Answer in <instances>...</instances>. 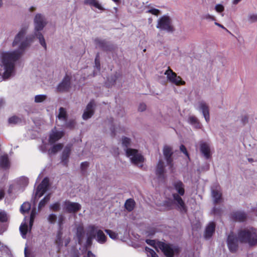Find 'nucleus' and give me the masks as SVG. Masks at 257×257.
<instances>
[{
    "instance_id": "1",
    "label": "nucleus",
    "mask_w": 257,
    "mask_h": 257,
    "mask_svg": "<svg viewBox=\"0 0 257 257\" xmlns=\"http://www.w3.org/2000/svg\"><path fill=\"white\" fill-rule=\"evenodd\" d=\"M237 238L242 243L254 246L257 244V229L253 227L242 229L238 232Z\"/></svg>"
},
{
    "instance_id": "2",
    "label": "nucleus",
    "mask_w": 257,
    "mask_h": 257,
    "mask_svg": "<svg viewBox=\"0 0 257 257\" xmlns=\"http://www.w3.org/2000/svg\"><path fill=\"white\" fill-rule=\"evenodd\" d=\"M173 186L176 191L178 193V194L175 193L173 195L174 203L177 205L180 211L186 212L187 211L186 206L180 196L184 194V185L181 181H176L174 182Z\"/></svg>"
},
{
    "instance_id": "3",
    "label": "nucleus",
    "mask_w": 257,
    "mask_h": 257,
    "mask_svg": "<svg viewBox=\"0 0 257 257\" xmlns=\"http://www.w3.org/2000/svg\"><path fill=\"white\" fill-rule=\"evenodd\" d=\"M146 242L154 246L157 250L158 248L161 249L167 257H173L175 254L178 253L179 251V248L177 247L167 244L162 242H156L154 240L147 239L146 240Z\"/></svg>"
},
{
    "instance_id": "4",
    "label": "nucleus",
    "mask_w": 257,
    "mask_h": 257,
    "mask_svg": "<svg viewBox=\"0 0 257 257\" xmlns=\"http://www.w3.org/2000/svg\"><path fill=\"white\" fill-rule=\"evenodd\" d=\"M34 23L35 30V35L39 40L40 44L46 50L47 46L44 36L41 32H39L42 30L46 25V22L44 17L41 14H37L34 19Z\"/></svg>"
},
{
    "instance_id": "5",
    "label": "nucleus",
    "mask_w": 257,
    "mask_h": 257,
    "mask_svg": "<svg viewBox=\"0 0 257 257\" xmlns=\"http://www.w3.org/2000/svg\"><path fill=\"white\" fill-rule=\"evenodd\" d=\"M125 153L126 156L130 159L133 164L140 168L143 167V163L145 159L138 150L132 148H127L125 150Z\"/></svg>"
},
{
    "instance_id": "6",
    "label": "nucleus",
    "mask_w": 257,
    "mask_h": 257,
    "mask_svg": "<svg viewBox=\"0 0 257 257\" xmlns=\"http://www.w3.org/2000/svg\"><path fill=\"white\" fill-rule=\"evenodd\" d=\"M21 53L19 51L4 52L1 54L3 64H14L21 57Z\"/></svg>"
},
{
    "instance_id": "7",
    "label": "nucleus",
    "mask_w": 257,
    "mask_h": 257,
    "mask_svg": "<svg viewBox=\"0 0 257 257\" xmlns=\"http://www.w3.org/2000/svg\"><path fill=\"white\" fill-rule=\"evenodd\" d=\"M165 75H166L167 81L177 86L184 85L185 83L179 76H178L169 68L165 71Z\"/></svg>"
},
{
    "instance_id": "8",
    "label": "nucleus",
    "mask_w": 257,
    "mask_h": 257,
    "mask_svg": "<svg viewBox=\"0 0 257 257\" xmlns=\"http://www.w3.org/2000/svg\"><path fill=\"white\" fill-rule=\"evenodd\" d=\"M71 76L66 74L65 76L58 85L56 89L59 92H67L71 87Z\"/></svg>"
},
{
    "instance_id": "9",
    "label": "nucleus",
    "mask_w": 257,
    "mask_h": 257,
    "mask_svg": "<svg viewBox=\"0 0 257 257\" xmlns=\"http://www.w3.org/2000/svg\"><path fill=\"white\" fill-rule=\"evenodd\" d=\"M64 210L69 213H75L79 211L81 208V205L77 202H72L69 200H66L64 202Z\"/></svg>"
},
{
    "instance_id": "10",
    "label": "nucleus",
    "mask_w": 257,
    "mask_h": 257,
    "mask_svg": "<svg viewBox=\"0 0 257 257\" xmlns=\"http://www.w3.org/2000/svg\"><path fill=\"white\" fill-rule=\"evenodd\" d=\"M9 216L3 210H0V235H2L8 228Z\"/></svg>"
},
{
    "instance_id": "11",
    "label": "nucleus",
    "mask_w": 257,
    "mask_h": 257,
    "mask_svg": "<svg viewBox=\"0 0 257 257\" xmlns=\"http://www.w3.org/2000/svg\"><path fill=\"white\" fill-rule=\"evenodd\" d=\"M157 27L169 32L173 31V27L171 25L170 19L168 17L164 16L159 21Z\"/></svg>"
},
{
    "instance_id": "12",
    "label": "nucleus",
    "mask_w": 257,
    "mask_h": 257,
    "mask_svg": "<svg viewBox=\"0 0 257 257\" xmlns=\"http://www.w3.org/2000/svg\"><path fill=\"white\" fill-rule=\"evenodd\" d=\"M49 186V179L48 177L44 178L41 183L38 186L35 196L39 198L41 197L47 191Z\"/></svg>"
},
{
    "instance_id": "13",
    "label": "nucleus",
    "mask_w": 257,
    "mask_h": 257,
    "mask_svg": "<svg viewBox=\"0 0 257 257\" xmlns=\"http://www.w3.org/2000/svg\"><path fill=\"white\" fill-rule=\"evenodd\" d=\"M95 101L94 100H91L87 104L85 109L82 114V118L84 120H87L91 118L94 113V107Z\"/></svg>"
},
{
    "instance_id": "14",
    "label": "nucleus",
    "mask_w": 257,
    "mask_h": 257,
    "mask_svg": "<svg viewBox=\"0 0 257 257\" xmlns=\"http://www.w3.org/2000/svg\"><path fill=\"white\" fill-rule=\"evenodd\" d=\"M211 196L214 203H219L222 200V193L218 185L211 188Z\"/></svg>"
},
{
    "instance_id": "15",
    "label": "nucleus",
    "mask_w": 257,
    "mask_h": 257,
    "mask_svg": "<svg viewBox=\"0 0 257 257\" xmlns=\"http://www.w3.org/2000/svg\"><path fill=\"white\" fill-rule=\"evenodd\" d=\"M200 150L202 154L206 159H208L211 156V149L209 144L201 141L199 143Z\"/></svg>"
},
{
    "instance_id": "16",
    "label": "nucleus",
    "mask_w": 257,
    "mask_h": 257,
    "mask_svg": "<svg viewBox=\"0 0 257 257\" xmlns=\"http://www.w3.org/2000/svg\"><path fill=\"white\" fill-rule=\"evenodd\" d=\"M54 129L52 130L51 133L49 135V142L50 144H53L56 142L61 139L64 135V132L63 131H55Z\"/></svg>"
},
{
    "instance_id": "17",
    "label": "nucleus",
    "mask_w": 257,
    "mask_h": 257,
    "mask_svg": "<svg viewBox=\"0 0 257 257\" xmlns=\"http://www.w3.org/2000/svg\"><path fill=\"white\" fill-rule=\"evenodd\" d=\"M237 239L233 234H230L227 238V245L231 252L235 251L237 248Z\"/></svg>"
},
{
    "instance_id": "18",
    "label": "nucleus",
    "mask_w": 257,
    "mask_h": 257,
    "mask_svg": "<svg viewBox=\"0 0 257 257\" xmlns=\"http://www.w3.org/2000/svg\"><path fill=\"white\" fill-rule=\"evenodd\" d=\"M71 151V146L70 145L66 146L63 151L61 156V163L64 166H67L68 164V159L70 155Z\"/></svg>"
},
{
    "instance_id": "19",
    "label": "nucleus",
    "mask_w": 257,
    "mask_h": 257,
    "mask_svg": "<svg viewBox=\"0 0 257 257\" xmlns=\"http://www.w3.org/2000/svg\"><path fill=\"white\" fill-rule=\"evenodd\" d=\"M173 150L171 147L165 146L163 148V155L166 160L167 164L171 167L172 166V158Z\"/></svg>"
},
{
    "instance_id": "20",
    "label": "nucleus",
    "mask_w": 257,
    "mask_h": 257,
    "mask_svg": "<svg viewBox=\"0 0 257 257\" xmlns=\"http://www.w3.org/2000/svg\"><path fill=\"white\" fill-rule=\"evenodd\" d=\"M198 110L202 112L206 121L208 122L210 120L208 106L205 103L201 102L199 103Z\"/></svg>"
},
{
    "instance_id": "21",
    "label": "nucleus",
    "mask_w": 257,
    "mask_h": 257,
    "mask_svg": "<svg viewBox=\"0 0 257 257\" xmlns=\"http://www.w3.org/2000/svg\"><path fill=\"white\" fill-rule=\"evenodd\" d=\"M94 43L96 48H99L106 51L109 50V45L105 40L96 38L94 40Z\"/></svg>"
},
{
    "instance_id": "22",
    "label": "nucleus",
    "mask_w": 257,
    "mask_h": 257,
    "mask_svg": "<svg viewBox=\"0 0 257 257\" xmlns=\"http://www.w3.org/2000/svg\"><path fill=\"white\" fill-rule=\"evenodd\" d=\"M5 72L2 76V80L8 79L14 73L15 65H4Z\"/></svg>"
},
{
    "instance_id": "23",
    "label": "nucleus",
    "mask_w": 257,
    "mask_h": 257,
    "mask_svg": "<svg viewBox=\"0 0 257 257\" xmlns=\"http://www.w3.org/2000/svg\"><path fill=\"white\" fill-rule=\"evenodd\" d=\"M215 225L213 222H210L207 226L205 233H204V237L206 239L210 238L215 231Z\"/></svg>"
},
{
    "instance_id": "24",
    "label": "nucleus",
    "mask_w": 257,
    "mask_h": 257,
    "mask_svg": "<svg viewBox=\"0 0 257 257\" xmlns=\"http://www.w3.org/2000/svg\"><path fill=\"white\" fill-rule=\"evenodd\" d=\"M232 218L235 221H243L246 217V214L242 211H236L232 212Z\"/></svg>"
},
{
    "instance_id": "25",
    "label": "nucleus",
    "mask_w": 257,
    "mask_h": 257,
    "mask_svg": "<svg viewBox=\"0 0 257 257\" xmlns=\"http://www.w3.org/2000/svg\"><path fill=\"white\" fill-rule=\"evenodd\" d=\"M33 37H27L26 40L22 42V43L20 44L19 47V50L17 51H19V52L21 53L22 54L25 49L30 45L31 42H32L33 40Z\"/></svg>"
},
{
    "instance_id": "26",
    "label": "nucleus",
    "mask_w": 257,
    "mask_h": 257,
    "mask_svg": "<svg viewBox=\"0 0 257 257\" xmlns=\"http://www.w3.org/2000/svg\"><path fill=\"white\" fill-rule=\"evenodd\" d=\"M26 33V28H23L21 31L19 32V33L16 35L15 38V39L13 42V45L14 46L18 45L22 39L24 37L25 34Z\"/></svg>"
},
{
    "instance_id": "27",
    "label": "nucleus",
    "mask_w": 257,
    "mask_h": 257,
    "mask_svg": "<svg viewBox=\"0 0 257 257\" xmlns=\"http://www.w3.org/2000/svg\"><path fill=\"white\" fill-rule=\"evenodd\" d=\"M84 4L93 7L100 10H102L103 8L97 0H84Z\"/></svg>"
},
{
    "instance_id": "28",
    "label": "nucleus",
    "mask_w": 257,
    "mask_h": 257,
    "mask_svg": "<svg viewBox=\"0 0 257 257\" xmlns=\"http://www.w3.org/2000/svg\"><path fill=\"white\" fill-rule=\"evenodd\" d=\"M0 166L5 169L9 168L10 162L7 155H4L0 157Z\"/></svg>"
},
{
    "instance_id": "29",
    "label": "nucleus",
    "mask_w": 257,
    "mask_h": 257,
    "mask_svg": "<svg viewBox=\"0 0 257 257\" xmlns=\"http://www.w3.org/2000/svg\"><path fill=\"white\" fill-rule=\"evenodd\" d=\"M188 122L196 128H200L201 127V124L198 119L194 116H189L188 120Z\"/></svg>"
},
{
    "instance_id": "30",
    "label": "nucleus",
    "mask_w": 257,
    "mask_h": 257,
    "mask_svg": "<svg viewBox=\"0 0 257 257\" xmlns=\"http://www.w3.org/2000/svg\"><path fill=\"white\" fill-rule=\"evenodd\" d=\"M76 236L79 244L81 245L82 243L83 239L84 236V231L82 227H78L77 228Z\"/></svg>"
},
{
    "instance_id": "31",
    "label": "nucleus",
    "mask_w": 257,
    "mask_h": 257,
    "mask_svg": "<svg viewBox=\"0 0 257 257\" xmlns=\"http://www.w3.org/2000/svg\"><path fill=\"white\" fill-rule=\"evenodd\" d=\"M97 231V227L94 225H90L87 227V235L95 238Z\"/></svg>"
},
{
    "instance_id": "32",
    "label": "nucleus",
    "mask_w": 257,
    "mask_h": 257,
    "mask_svg": "<svg viewBox=\"0 0 257 257\" xmlns=\"http://www.w3.org/2000/svg\"><path fill=\"white\" fill-rule=\"evenodd\" d=\"M165 172L164 164L162 160H160L157 164L156 169V174L159 177H163Z\"/></svg>"
},
{
    "instance_id": "33",
    "label": "nucleus",
    "mask_w": 257,
    "mask_h": 257,
    "mask_svg": "<svg viewBox=\"0 0 257 257\" xmlns=\"http://www.w3.org/2000/svg\"><path fill=\"white\" fill-rule=\"evenodd\" d=\"M95 238L96 240L100 243H104L106 239V236L103 232L100 229L98 230L97 231Z\"/></svg>"
},
{
    "instance_id": "34",
    "label": "nucleus",
    "mask_w": 257,
    "mask_h": 257,
    "mask_svg": "<svg viewBox=\"0 0 257 257\" xmlns=\"http://www.w3.org/2000/svg\"><path fill=\"white\" fill-rule=\"evenodd\" d=\"M135 206V202L132 199H127L124 204L125 208L128 211H132L134 209Z\"/></svg>"
},
{
    "instance_id": "35",
    "label": "nucleus",
    "mask_w": 257,
    "mask_h": 257,
    "mask_svg": "<svg viewBox=\"0 0 257 257\" xmlns=\"http://www.w3.org/2000/svg\"><path fill=\"white\" fill-rule=\"evenodd\" d=\"M63 148V145L61 143H58L53 145V146L49 150L50 154H55L58 151H60Z\"/></svg>"
},
{
    "instance_id": "36",
    "label": "nucleus",
    "mask_w": 257,
    "mask_h": 257,
    "mask_svg": "<svg viewBox=\"0 0 257 257\" xmlns=\"http://www.w3.org/2000/svg\"><path fill=\"white\" fill-rule=\"evenodd\" d=\"M50 199V195L48 194L46 195L44 198L40 201L38 205V209L41 210L43 207H44Z\"/></svg>"
},
{
    "instance_id": "37",
    "label": "nucleus",
    "mask_w": 257,
    "mask_h": 257,
    "mask_svg": "<svg viewBox=\"0 0 257 257\" xmlns=\"http://www.w3.org/2000/svg\"><path fill=\"white\" fill-rule=\"evenodd\" d=\"M20 231L23 238H26V234L28 233V225L27 223H22L20 226Z\"/></svg>"
},
{
    "instance_id": "38",
    "label": "nucleus",
    "mask_w": 257,
    "mask_h": 257,
    "mask_svg": "<svg viewBox=\"0 0 257 257\" xmlns=\"http://www.w3.org/2000/svg\"><path fill=\"white\" fill-rule=\"evenodd\" d=\"M31 209V204L29 202H24L21 206V212L24 214L29 211Z\"/></svg>"
},
{
    "instance_id": "39",
    "label": "nucleus",
    "mask_w": 257,
    "mask_h": 257,
    "mask_svg": "<svg viewBox=\"0 0 257 257\" xmlns=\"http://www.w3.org/2000/svg\"><path fill=\"white\" fill-rule=\"evenodd\" d=\"M62 229H59L57 234L56 239L55 243L58 245H60L62 244Z\"/></svg>"
},
{
    "instance_id": "40",
    "label": "nucleus",
    "mask_w": 257,
    "mask_h": 257,
    "mask_svg": "<svg viewBox=\"0 0 257 257\" xmlns=\"http://www.w3.org/2000/svg\"><path fill=\"white\" fill-rule=\"evenodd\" d=\"M47 98V95L44 94L41 95H37L35 97V102L36 103H40L44 100H45Z\"/></svg>"
},
{
    "instance_id": "41",
    "label": "nucleus",
    "mask_w": 257,
    "mask_h": 257,
    "mask_svg": "<svg viewBox=\"0 0 257 257\" xmlns=\"http://www.w3.org/2000/svg\"><path fill=\"white\" fill-rule=\"evenodd\" d=\"M21 122V119L18 116H13L9 119L10 123L17 124Z\"/></svg>"
},
{
    "instance_id": "42",
    "label": "nucleus",
    "mask_w": 257,
    "mask_h": 257,
    "mask_svg": "<svg viewBox=\"0 0 257 257\" xmlns=\"http://www.w3.org/2000/svg\"><path fill=\"white\" fill-rule=\"evenodd\" d=\"M59 118H63L66 119L67 118V114L65 108L60 107L59 109V113L58 116Z\"/></svg>"
},
{
    "instance_id": "43",
    "label": "nucleus",
    "mask_w": 257,
    "mask_h": 257,
    "mask_svg": "<svg viewBox=\"0 0 257 257\" xmlns=\"http://www.w3.org/2000/svg\"><path fill=\"white\" fill-rule=\"evenodd\" d=\"M146 251L148 257H158L155 251L149 247H146Z\"/></svg>"
},
{
    "instance_id": "44",
    "label": "nucleus",
    "mask_w": 257,
    "mask_h": 257,
    "mask_svg": "<svg viewBox=\"0 0 257 257\" xmlns=\"http://www.w3.org/2000/svg\"><path fill=\"white\" fill-rule=\"evenodd\" d=\"M50 208L53 211H58L60 209V203L59 202H55L50 205Z\"/></svg>"
},
{
    "instance_id": "45",
    "label": "nucleus",
    "mask_w": 257,
    "mask_h": 257,
    "mask_svg": "<svg viewBox=\"0 0 257 257\" xmlns=\"http://www.w3.org/2000/svg\"><path fill=\"white\" fill-rule=\"evenodd\" d=\"M121 141L122 145L125 147H128L131 145V140L127 137H123Z\"/></svg>"
},
{
    "instance_id": "46",
    "label": "nucleus",
    "mask_w": 257,
    "mask_h": 257,
    "mask_svg": "<svg viewBox=\"0 0 257 257\" xmlns=\"http://www.w3.org/2000/svg\"><path fill=\"white\" fill-rule=\"evenodd\" d=\"M89 166V163L87 162H84L81 164V170L83 174H84L87 168Z\"/></svg>"
},
{
    "instance_id": "47",
    "label": "nucleus",
    "mask_w": 257,
    "mask_h": 257,
    "mask_svg": "<svg viewBox=\"0 0 257 257\" xmlns=\"http://www.w3.org/2000/svg\"><path fill=\"white\" fill-rule=\"evenodd\" d=\"M116 113L118 116L121 117L125 114L124 109L122 107H119L116 109Z\"/></svg>"
},
{
    "instance_id": "48",
    "label": "nucleus",
    "mask_w": 257,
    "mask_h": 257,
    "mask_svg": "<svg viewBox=\"0 0 257 257\" xmlns=\"http://www.w3.org/2000/svg\"><path fill=\"white\" fill-rule=\"evenodd\" d=\"M57 219V216L54 214H51L48 217L49 222L51 223H54Z\"/></svg>"
},
{
    "instance_id": "49",
    "label": "nucleus",
    "mask_w": 257,
    "mask_h": 257,
    "mask_svg": "<svg viewBox=\"0 0 257 257\" xmlns=\"http://www.w3.org/2000/svg\"><path fill=\"white\" fill-rule=\"evenodd\" d=\"M64 221V217L62 215H60L59 217V219H58L59 229H63L62 225L63 224Z\"/></svg>"
},
{
    "instance_id": "50",
    "label": "nucleus",
    "mask_w": 257,
    "mask_h": 257,
    "mask_svg": "<svg viewBox=\"0 0 257 257\" xmlns=\"http://www.w3.org/2000/svg\"><path fill=\"white\" fill-rule=\"evenodd\" d=\"M248 21L251 23L257 22V14H250L248 16Z\"/></svg>"
},
{
    "instance_id": "51",
    "label": "nucleus",
    "mask_w": 257,
    "mask_h": 257,
    "mask_svg": "<svg viewBox=\"0 0 257 257\" xmlns=\"http://www.w3.org/2000/svg\"><path fill=\"white\" fill-rule=\"evenodd\" d=\"M148 13L155 16H158L160 14V11L158 9L152 8L149 10Z\"/></svg>"
},
{
    "instance_id": "52",
    "label": "nucleus",
    "mask_w": 257,
    "mask_h": 257,
    "mask_svg": "<svg viewBox=\"0 0 257 257\" xmlns=\"http://www.w3.org/2000/svg\"><path fill=\"white\" fill-rule=\"evenodd\" d=\"M75 125V121L74 120H70L66 124V126L70 129H73Z\"/></svg>"
},
{
    "instance_id": "53",
    "label": "nucleus",
    "mask_w": 257,
    "mask_h": 257,
    "mask_svg": "<svg viewBox=\"0 0 257 257\" xmlns=\"http://www.w3.org/2000/svg\"><path fill=\"white\" fill-rule=\"evenodd\" d=\"M146 105L144 103H141L138 106V111L140 112L144 111L146 109Z\"/></svg>"
},
{
    "instance_id": "54",
    "label": "nucleus",
    "mask_w": 257,
    "mask_h": 257,
    "mask_svg": "<svg viewBox=\"0 0 257 257\" xmlns=\"http://www.w3.org/2000/svg\"><path fill=\"white\" fill-rule=\"evenodd\" d=\"M94 238V237L87 236L86 242V246H91L92 244V240Z\"/></svg>"
},
{
    "instance_id": "55",
    "label": "nucleus",
    "mask_w": 257,
    "mask_h": 257,
    "mask_svg": "<svg viewBox=\"0 0 257 257\" xmlns=\"http://www.w3.org/2000/svg\"><path fill=\"white\" fill-rule=\"evenodd\" d=\"M215 10L219 13L222 12L224 11V7L222 5L218 4L215 6Z\"/></svg>"
},
{
    "instance_id": "56",
    "label": "nucleus",
    "mask_w": 257,
    "mask_h": 257,
    "mask_svg": "<svg viewBox=\"0 0 257 257\" xmlns=\"http://www.w3.org/2000/svg\"><path fill=\"white\" fill-rule=\"evenodd\" d=\"M180 151L183 152L188 158H189V154L187 151L186 147L184 145H181L180 147Z\"/></svg>"
},
{
    "instance_id": "57",
    "label": "nucleus",
    "mask_w": 257,
    "mask_h": 257,
    "mask_svg": "<svg viewBox=\"0 0 257 257\" xmlns=\"http://www.w3.org/2000/svg\"><path fill=\"white\" fill-rule=\"evenodd\" d=\"M36 212L35 209H33L31 212L30 218L32 220H34L36 216Z\"/></svg>"
},
{
    "instance_id": "58",
    "label": "nucleus",
    "mask_w": 257,
    "mask_h": 257,
    "mask_svg": "<svg viewBox=\"0 0 257 257\" xmlns=\"http://www.w3.org/2000/svg\"><path fill=\"white\" fill-rule=\"evenodd\" d=\"M5 193L4 190L0 189V200H2L5 197Z\"/></svg>"
},
{
    "instance_id": "59",
    "label": "nucleus",
    "mask_w": 257,
    "mask_h": 257,
    "mask_svg": "<svg viewBox=\"0 0 257 257\" xmlns=\"http://www.w3.org/2000/svg\"><path fill=\"white\" fill-rule=\"evenodd\" d=\"M95 64H100L99 53H97L95 59Z\"/></svg>"
},
{
    "instance_id": "60",
    "label": "nucleus",
    "mask_w": 257,
    "mask_h": 257,
    "mask_svg": "<svg viewBox=\"0 0 257 257\" xmlns=\"http://www.w3.org/2000/svg\"><path fill=\"white\" fill-rule=\"evenodd\" d=\"M86 257H95V256L90 250H89L87 252Z\"/></svg>"
},
{
    "instance_id": "61",
    "label": "nucleus",
    "mask_w": 257,
    "mask_h": 257,
    "mask_svg": "<svg viewBox=\"0 0 257 257\" xmlns=\"http://www.w3.org/2000/svg\"><path fill=\"white\" fill-rule=\"evenodd\" d=\"M107 232L108 233L109 236L112 238V231L110 230H107Z\"/></svg>"
},
{
    "instance_id": "62",
    "label": "nucleus",
    "mask_w": 257,
    "mask_h": 257,
    "mask_svg": "<svg viewBox=\"0 0 257 257\" xmlns=\"http://www.w3.org/2000/svg\"><path fill=\"white\" fill-rule=\"evenodd\" d=\"M215 25H216V26H218V27H220V28H221L222 29H226V28L223 25H221V24H219V23H218L217 22H215Z\"/></svg>"
},
{
    "instance_id": "63",
    "label": "nucleus",
    "mask_w": 257,
    "mask_h": 257,
    "mask_svg": "<svg viewBox=\"0 0 257 257\" xmlns=\"http://www.w3.org/2000/svg\"><path fill=\"white\" fill-rule=\"evenodd\" d=\"M34 221V220H32V219H30L29 225L31 228L32 227Z\"/></svg>"
},
{
    "instance_id": "64",
    "label": "nucleus",
    "mask_w": 257,
    "mask_h": 257,
    "mask_svg": "<svg viewBox=\"0 0 257 257\" xmlns=\"http://www.w3.org/2000/svg\"><path fill=\"white\" fill-rule=\"evenodd\" d=\"M241 0H233V4H238Z\"/></svg>"
}]
</instances>
